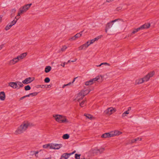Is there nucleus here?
<instances>
[{
  "instance_id": "a19ab883",
  "label": "nucleus",
  "mask_w": 159,
  "mask_h": 159,
  "mask_svg": "<svg viewBox=\"0 0 159 159\" xmlns=\"http://www.w3.org/2000/svg\"><path fill=\"white\" fill-rule=\"evenodd\" d=\"M3 16L2 15L0 16V23L2 22Z\"/></svg>"
},
{
  "instance_id": "c85d7f7f",
  "label": "nucleus",
  "mask_w": 159,
  "mask_h": 159,
  "mask_svg": "<svg viewBox=\"0 0 159 159\" xmlns=\"http://www.w3.org/2000/svg\"><path fill=\"white\" fill-rule=\"evenodd\" d=\"M122 11V7L120 6L118 7L115 9V11L117 12H121Z\"/></svg>"
},
{
  "instance_id": "37998d69",
  "label": "nucleus",
  "mask_w": 159,
  "mask_h": 159,
  "mask_svg": "<svg viewBox=\"0 0 159 159\" xmlns=\"http://www.w3.org/2000/svg\"><path fill=\"white\" fill-rule=\"evenodd\" d=\"M131 142L132 143H136V142L134 139H133L131 140Z\"/></svg>"
},
{
  "instance_id": "a18cd8bd",
  "label": "nucleus",
  "mask_w": 159,
  "mask_h": 159,
  "mask_svg": "<svg viewBox=\"0 0 159 159\" xmlns=\"http://www.w3.org/2000/svg\"><path fill=\"white\" fill-rule=\"evenodd\" d=\"M40 87L42 88L46 87V85H40Z\"/></svg>"
},
{
  "instance_id": "393cba45",
  "label": "nucleus",
  "mask_w": 159,
  "mask_h": 159,
  "mask_svg": "<svg viewBox=\"0 0 159 159\" xmlns=\"http://www.w3.org/2000/svg\"><path fill=\"white\" fill-rule=\"evenodd\" d=\"M105 150V148H101L99 149H97L94 150L95 152L97 153H101Z\"/></svg>"
},
{
  "instance_id": "79ce46f5",
  "label": "nucleus",
  "mask_w": 159,
  "mask_h": 159,
  "mask_svg": "<svg viewBox=\"0 0 159 159\" xmlns=\"http://www.w3.org/2000/svg\"><path fill=\"white\" fill-rule=\"evenodd\" d=\"M70 84H71V83H70L69 84H64V85H63V86L62 88H64L65 86H67L68 85H69Z\"/></svg>"
},
{
  "instance_id": "dca6fc26",
  "label": "nucleus",
  "mask_w": 159,
  "mask_h": 159,
  "mask_svg": "<svg viewBox=\"0 0 159 159\" xmlns=\"http://www.w3.org/2000/svg\"><path fill=\"white\" fill-rule=\"evenodd\" d=\"M102 36V35L98 36L93 39L88 40L87 42L89 45H90L91 44L93 43L95 41H98L99 39L101 38Z\"/></svg>"
},
{
  "instance_id": "4468645a",
  "label": "nucleus",
  "mask_w": 159,
  "mask_h": 159,
  "mask_svg": "<svg viewBox=\"0 0 159 159\" xmlns=\"http://www.w3.org/2000/svg\"><path fill=\"white\" fill-rule=\"evenodd\" d=\"M62 145L61 144L51 143V149H59L62 147Z\"/></svg>"
},
{
  "instance_id": "9d476101",
  "label": "nucleus",
  "mask_w": 159,
  "mask_h": 159,
  "mask_svg": "<svg viewBox=\"0 0 159 159\" xmlns=\"http://www.w3.org/2000/svg\"><path fill=\"white\" fill-rule=\"evenodd\" d=\"M100 78L102 79L103 76L101 75H98L96 77L86 82L85 85H91L96 81H98Z\"/></svg>"
},
{
  "instance_id": "f03ea898",
  "label": "nucleus",
  "mask_w": 159,
  "mask_h": 159,
  "mask_svg": "<svg viewBox=\"0 0 159 159\" xmlns=\"http://www.w3.org/2000/svg\"><path fill=\"white\" fill-rule=\"evenodd\" d=\"M120 20V19H118L107 23L106 25L105 32L107 33L109 28H111V30L112 31H116L119 29Z\"/></svg>"
},
{
  "instance_id": "f8f14e48",
  "label": "nucleus",
  "mask_w": 159,
  "mask_h": 159,
  "mask_svg": "<svg viewBox=\"0 0 159 159\" xmlns=\"http://www.w3.org/2000/svg\"><path fill=\"white\" fill-rule=\"evenodd\" d=\"M111 137L118 136L122 134V132L117 130L110 131Z\"/></svg>"
},
{
  "instance_id": "3c124183",
  "label": "nucleus",
  "mask_w": 159,
  "mask_h": 159,
  "mask_svg": "<svg viewBox=\"0 0 159 159\" xmlns=\"http://www.w3.org/2000/svg\"><path fill=\"white\" fill-rule=\"evenodd\" d=\"M25 96V98L27 97H29L30 96V93L28 95H26Z\"/></svg>"
},
{
  "instance_id": "603ef678",
  "label": "nucleus",
  "mask_w": 159,
  "mask_h": 159,
  "mask_svg": "<svg viewBox=\"0 0 159 159\" xmlns=\"http://www.w3.org/2000/svg\"><path fill=\"white\" fill-rule=\"evenodd\" d=\"M81 159H91L90 158H89L84 157L83 158H81Z\"/></svg>"
},
{
  "instance_id": "7ed1b4c3",
  "label": "nucleus",
  "mask_w": 159,
  "mask_h": 159,
  "mask_svg": "<svg viewBox=\"0 0 159 159\" xmlns=\"http://www.w3.org/2000/svg\"><path fill=\"white\" fill-rule=\"evenodd\" d=\"M27 55V53L25 52L21 54L16 57L13 58L12 59L9 61L8 65L10 66H11L15 64L18 62L19 61L24 58L26 57Z\"/></svg>"
},
{
  "instance_id": "58836bf2",
  "label": "nucleus",
  "mask_w": 159,
  "mask_h": 159,
  "mask_svg": "<svg viewBox=\"0 0 159 159\" xmlns=\"http://www.w3.org/2000/svg\"><path fill=\"white\" fill-rule=\"evenodd\" d=\"M136 141V142L137 141L139 140L141 141L142 140V138H137L136 139H134Z\"/></svg>"
},
{
  "instance_id": "864d4df0",
  "label": "nucleus",
  "mask_w": 159,
  "mask_h": 159,
  "mask_svg": "<svg viewBox=\"0 0 159 159\" xmlns=\"http://www.w3.org/2000/svg\"><path fill=\"white\" fill-rule=\"evenodd\" d=\"M75 78L73 80V81L72 82V83H73L75 81V79L76 78Z\"/></svg>"
},
{
  "instance_id": "2eb2a0df",
  "label": "nucleus",
  "mask_w": 159,
  "mask_h": 159,
  "mask_svg": "<svg viewBox=\"0 0 159 159\" xmlns=\"http://www.w3.org/2000/svg\"><path fill=\"white\" fill-rule=\"evenodd\" d=\"M89 46L87 42L85 43L80 45L78 47L79 50L80 51L85 50Z\"/></svg>"
},
{
  "instance_id": "5701e85b",
  "label": "nucleus",
  "mask_w": 159,
  "mask_h": 159,
  "mask_svg": "<svg viewBox=\"0 0 159 159\" xmlns=\"http://www.w3.org/2000/svg\"><path fill=\"white\" fill-rule=\"evenodd\" d=\"M71 154V153H63L61 156L60 159H67Z\"/></svg>"
},
{
  "instance_id": "0eeeda50",
  "label": "nucleus",
  "mask_w": 159,
  "mask_h": 159,
  "mask_svg": "<svg viewBox=\"0 0 159 159\" xmlns=\"http://www.w3.org/2000/svg\"><path fill=\"white\" fill-rule=\"evenodd\" d=\"M8 86L14 89H19L24 86L23 84L19 81L10 82L8 83Z\"/></svg>"
},
{
  "instance_id": "cd10ccee",
  "label": "nucleus",
  "mask_w": 159,
  "mask_h": 159,
  "mask_svg": "<svg viewBox=\"0 0 159 159\" xmlns=\"http://www.w3.org/2000/svg\"><path fill=\"white\" fill-rule=\"evenodd\" d=\"M51 69V67L50 66H47L45 69V72L46 73H48L49 72Z\"/></svg>"
},
{
  "instance_id": "4c0bfd02",
  "label": "nucleus",
  "mask_w": 159,
  "mask_h": 159,
  "mask_svg": "<svg viewBox=\"0 0 159 159\" xmlns=\"http://www.w3.org/2000/svg\"><path fill=\"white\" fill-rule=\"evenodd\" d=\"M38 93L37 92H34L32 93H30V96H36L38 94Z\"/></svg>"
},
{
  "instance_id": "39448f33",
  "label": "nucleus",
  "mask_w": 159,
  "mask_h": 159,
  "mask_svg": "<svg viewBox=\"0 0 159 159\" xmlns=\"http://www.w3.org/2000/svg\"><path fill=\"white\" fill-rule=\"evenodd\" d=\"M90 90L89 89H85L81 90L80 92L78 93L75 99L77 102L81 101L84 99V97L88 94L90 92Z\"/></svg>"
},
{
  "instance_id": "a211bd4d",
  "label": "nucleus",
  "mask_w": 159,
  "mask_h": 159,
  "mask_svg": "<svg viewBox=\"0 0 159 159\" xmlns=\"http://www.w3.org/2000/svg\"><path fill=\"white\" fill-rule=\"evenodd\" d=\"M111 137V136L110 132L105 133L102 134L101 136V138L103 139L109 138Z\"/></svg>"
},
{
  "instance_id": "b1692460",
  "label": "nucleus",
  "mask_w": 159,
  "mask_h": 159,
  "mask_svg": "<svg viewBox=\"0 0 159 159\" xmlns=\"http://www.w3.org/2000/svg\"><path fill=\"white\" fill-rule=\"evenodd\" d=\"M142 78H139L137 79L135 81V84L139 85L144 83Z\"/></svg>"
},
{
  "instance_id": "de8ad7c7",
  "label": "nucleus",
  "mask_w": 159,
  "mask_h": 159,
  "mask_svg": "<svg viewBox=\"0 0 159 159\" xmlns=\"http://www.w3.org/2000/svg\"><path fill=\"white\" fill-rule=\"evenodd\" d=\"M65 65V62H64L63 63L61 64V66H62L63 67H64Z\"/></svg>"
},
{
  "instance_id": "f704fd0d",
  "label": "nucleus",
  "mask_w": 159,
  "mask_h": 159,
  "mask_svg": "<svg viewBox=\"0 0 159 159\" xmlns=\"http://www.w3.org/2000/svg\"><path fill=\"white\" fill-rule=\"evenodd\" d=\"M31 89V87L29 85H27L25 87V89L26 91L30 90Z\"/></svg>"
},
{
  "instance_id": "8fccbe9b",
  "label": "nucleus",
  "mask_w": 159,
  "mask_h": 159,
  "mask_svg": "<svg viewBox=\"0 0 159 159\" xmlns=\"http://www.w3.org/2000/svg\"><path fill=\"white\" fill-rule=\"evenodd\" d=\"M25 98V96H24L22 97H21L20 98V100H21L22 99H23Z\"/></svg>"
},
{
  "instance_id": "e433bc0d",
  "label": "nucleus",
  "mask_w": 159,
  "mask_h": 159,
  "mask_svg": "<svg viewBox=\"0 0 159 159\" xmlns=\"http://www.w3.org/2000/svg\"><path fill=\"white\" fill-rule=\"evenodd\" d=\"M50 79L48 77L46 78L44 80V82L46 83H48L50 82Z\"/></svg>"
},
{
  "instance_id": "49530a36",
  "label": "nucleus",
  "mask_w": 159,
  "mask_h": 159,
  "mask_svg": "<svg viewBox=\"0 0 159 159\" xmlns=\"http://www.w3.org/2000/svg\"><path fill=\"white\" fill-rule=\"evenodd\" d=\"M131 110V107H129L128 109V110L126 111L128 112L129 113V111H130Z\"/></svg>"
},
{
  "instance_id": "423d86ee",
  "label": "nucleus",
  "mask_w": 159,
  "mask_h": 159,
  "mask_svg": "<svg viewBox=\"0 0 159 159\" xmlns=\"http://www.w3.org/2000/svg\"><path fill=\"white\" fill-rule=\"evenodd\" d=\"M32 4L31 3L25 5L21 7L19 9L17 16L16 17L17 18L19 17L21 15L26 12L30 8Z\"/></svg>"
},
{
  "instance_id": "2f4dec72",
  "label": "nucleus",
  "mask_w": 159,
  "mask_h": 159,
  "mask_svg": "<svg viewBox=\"0 0 159 159\" xmlns=\"http://www.w3.org/2000/svg\"><path fill=\"white\" fill-rule=\"evenodd\" d=\"M69 137L70 136L68 134H64L63 135L62 137V138L65 139H68L69 138Z\"/></svg>"
},
{
  "instance_id": "aec40b11",
  "label": "nucleus",
  "mask_w": 159,
  "mask_h": 159,
  "mask_svg": "<svg viewBox=\"0 0 159 159\" xmlns=\"http://www.w3.org/2000/svg\"><path fill=\"white\" fill-rule=\"evenodd\" d=\"M79 105L81 107H84L86 105L87 100L86 98H84L81 101L78 102Z\"/></svg>"
},
{
  "instance_id": "f3484780",
  "label": "nucleus",
  "mask_w": 159,
  "mask_h": 159,
  "mask_svg": "<svg viewBox=\"0 0 159 159\" xmlns=\"http://www.w3.org/2000/svg\"><path fill=\"white\" fill-rule=\"evenodd\" d=\"M150 23H147L141 25L140 26V27L141 30L145 29H148L150 27Z\"/></svg>"
},
{
  "instance_id": "c9c22d12",
  "label": "nucleus",
  "mask_w": 159,
  "mask_h": 159,
  "mask_svg": "<svg viewBox=\"0 0 159 159\" xmlns=\"http://www.w3.org/2000/svg\"><path fill=\"white\" fill-rule=\"evenodd\" d=\"M80 156H81L80 154H75V158L76 159H80Z\"/></svg>"
},
{
  "instance_id": "5fc2aeb1",
  "label": "nucleus",
  "mask_w": 159,
  "mask_h": 159,
  "mask_svg": "<svg viewBox=\"0 0 159 159\" xmlns=\"http://www.w3.org/2000/svg\"><path fill=\"white\" fill-rule=\"evenodd\" d=\"M38 153V151L36 152L35 153V156H36L37 154Z\"/></svg>"
},
{
  "instance_id": "412c9836",
  "label": "nucleus",
  "mask_w": 159,
  "mask_h": 159,
  "mask_svg": "<svg viewBox=\"0 0 159 159\" xmlns=\"http://www.w3.org/2000/svg\"><path fill=\"white\" fill-rule=\"evenodd\" d=\"M84 116H85L86 118L91 120H94L96 119L95 117L93 116L92 115L89 114H85L84 115Z\"/></svg>"
},
{
  "instance_id": "c756f323",
  "label": "nucleus",
  "mask_w": 159,
  "mask_h": 159,
  "mask_svg": "<svg viewBox=\"0 0 159 159\" xmlns=\"http://www.w3.org/2000/svg\"><path fill=\"white\" fill-rule=\"evenodd\" d=\"M51 143H48L43 145V148H49L51 149Z\"/></svg>"
},
{
  "instance_id": "bb28decb",
  "label": "nucleus",
  "mask_w": 159,
  "mask_h": 159,
  "mask_svg": "<svg viewBox=\"0 0 159 159\" xmlns=\"http://www.w3.org/2000/svg\"><path fill=\"white\" fill-rule=\"evenodd\" d=\"M129 114V113L127 111H125L123 112L121 115V117L122 118H124L128 116V115Z\"/></svg>"
},
{
  "instance_id": "1a4fd4ad",
  "label": "nucleus",
  "mask_w": 159,
  "mask_h": 159,
  "mask_svg": "<svg viewBox=\"0 0 159 159\" xmlns=\"http://www.w3.org/2000/svg\"><path fill=\"white\" fill-rule=\"evenodd\" d=\"M155 73V71H152L150 72L147 75L142 77L143 82H146L149 81L150 79L154 75Z\"/></svg>"
},
{
  "instance_id": "6ab92c4d",
  "label": "nucleus",
  "mask_w": 159,
  "mask_h": 159,
  "mask_svg": "<svg viewBox=\"0 0 159 159\" xmlns=\"http://www.w3.org/2000/svg\"><path fill=\"white\" fill-rule=\"evenodd\" d=\"M140 30H141L140 27L134 29L131 33L128 35V37H132L133 34H135Z\"/></svg>"
},
{
  "instance_id": "7c9ffc66",
  "label": "nucleus",
  "mask_w": 159,
  "mask_h": 159,
  "mask_svg": "<svg viewBox=\"0 0 159 159\" xmlns=\"http://www.w3.org/2000/svg\"><path fill=\"white\" fill-rule=\"evenodd\" d=\"M102 65H104L105 66H110V64L108 63H107V62H103V63H101V64H100V65H98L97 66L100 67Z\"/></svg>"
},
{
  "instance_id": "4be33fe9",
  "label": "nucleus",
  "mask_w": 159,
  "mask_h": 159,
  "mask_svg": "<svg viewBox=\"0 0 159 159\" xmlns=\"http://www.w3.org/2000/svg\"><path fill=\"white\" fill-rule=\"evenodd\" d=\"M6 98V94L3 91L0 92V100L2 101H4Z\"/></svg>"
},
{
  "instance_id": "6e6d98bb",
  "label": "nucleus",
  "mask_w": 159,
  "mask_h": 159,
  "mask_svg": "<svg viewBox=\"0 0 159 159\" xmlns=\"http://www.w3.org/2000/svg\"><path fill=\"white\" fill-rule=\"evenodd\" d=\"M76 61V60H75V61H71L72 62H75V61Z\"/></svg>"
},
{
  "instance_id": "20e7f679",
  "label": "nucleus",
  "mask_w": 159,
  "mask_h": 159,
  "mask_svg": "<svg viewBox=\"0 0 159 159\" xmlns=\"http://www.w3.org/2000/svg\"><path fill=\"white\" fill-rule=\"evenodd\" d=\"M52 117L56 121L60 123H67L69 122L66 117L64 116L58 114H53L52 115Z\"/></svg>"
},
{
  "instance_id": "4d7b16f0",
  "label": "nucleus",
  "mask_w": 159,
  "mask_h": 159,
  "mask_svg": "<svg viewBox=\"0 0 159 159\" xmlns=\"http://www.w3.org/2000/svg\"><path fill=\"white\" fill-rule=\"evenodd\" d=\"M70 60H69V61H68V62L67 63V64L68 63H69V62H70Z\"/></svg>"
},
{
  "instance_id": "473e14b6",
  "label": "nucleus",
  "mask_w": 159,
  "mask_h": 159,
  "mask_svg": "<svg viewBox=\"0 0 159 159\" xmlns=\"http://www.w3.org/2000/svg\"><path fill=\"white\" fill-rule=\"evenodd\" d=\"M82 35V32L78 33L76 34L75 36L76 39L80 38Z\"/></svg>"
},
{
  "instance_id": "ddd939ff",
  "label": "nucleus",
  "mask_w": 159,
  "mask_h": 159,
  "mask_svg": "<svg viewBox=\"0 0 159 159\" xmlns=\"http://www.w3.org/2000/svg\"><path fill=\"white\" fill-rule=\"evenodd\" d=\"M34 80V78L33 77H29L25 79L24 80L22 81V83L27 84L31 83Z\"/></svg>"
},
{
  "instance_id": "9b49d317",
  "label": "nucleus",
  "mask_w": 159,
  "mask_h": 159,
  "mask_svg": "<svg viewBox=\"0 0 159 159\" xmlns=\"http://www.w3.org/2000/svg\"><path fill=\"white\" fill-rule=\"evenodd\" d=\"M20 18L19 17L17 18V17H15V19L10 23H8L7 25L5 27V30L6 31H7L9 30L11 27L15 25L18 19Z\"/></svg>"
},
{
  "instance_id": "a878e982",
  "label": "nucleus",
  "mask_w": 159,
  "mask_h": 159,
  "mask_svg": "<svg viewBox=\"0 0 159 159\" xmlns=\"http://www.w3.org/2000/svg\"><path fill=\"white\" fill-rule=\"evenodd\" d=\"M68 47L66 45H63L62 46L61 48L60 49V51L63 52L65 51L67 48Z\"/></svg>"
},
{
  "instance_id": "6e6552de",
  "label": "nucleus",
  "mask_w": 159,
  "mask_h": 159,
  "mask_svg": "<svg viewBox=\"0 0 159 159\" xmlns=\"http://www.w3.org/2000/svg\"><path fill=\"white\" fill-rule=\"evenodd\" d=\"M116 108L111 107L107 108L104 111V114L108 116H110L116 111Z\"/></svg>"
},
{
  "instance_id": "c03bdc74",
  "label": "nucleus",
  "mask_w": 159,
  "mask_h": 159,
  "mask_svg": "<svg viewBox=\"0 0 159 159\" xmlns=\"http://www.w3.org/2000/svg\"><path fill=\"white\" fill-rule=\"evenodd\" d=\"M16 9L15 8L14 9H12V10H11V12L13 13H15V12H16Z\"/></svg>"
},
{
  "instance_id": "72a5a7b5",
  "label": "nucleus",
  "mask_w": 159,
  "mask_h": 159,
  "mask_svg": "<svg viewBox=\"0 0 159 159\" xmlns=\"http://www.w3.org/2000/svg\"><path fill=\"white\" fill-rule=\"evenodd\" d=\"M77 39L76 38L75 35L73 37H71L69 39V40L70 41L75 40Z\"/></svg>"
},
{
  "instance_id": "13d9d810",
  "label": "nucleus",
  "mask_w": 159,
  "mask_h": 159,
  "mask_svg": "<svg viewBox=\"0 0 159 159\" xmlns=\"http://www.w3.org/2000/svg\"><path fill=\"white\" fill-rule=\"evenodd\" d=\"M48 86H50V87H51V85H49Z\"/></svg>"
},
{
  "instance_id": "f257e3e1",
  "label": "nucleus",
  "mask_w": 159,
  "mask_h": 159,
  "mask_svg": "<svg viewBox=\"0 0 159 159\" xmlns=\"http://www.w3.org/2000/svg\"><path fill=\"white\" fill-rule=\"evenodd\" d=\"M35 126V125L28 121H25L19 126L15 131L14 134L18 135L23 133L29 127Z\"/></svg>"
},
{
  "instance_id": "09e8293b",
  "label": "nucleus",
  "mask_w": 159,
  "mask_h": 159,
  "mask_svg": "<svg viewBox=\"0 0 159 159\" xmlns=\"http://www.w3.org/2000/svg\"><path fill=\"white\" fill-rule=\"evenodd\" d=\"M3 44H2L1 45H0V50L2 49V48H3Z\"/></svg>"
},
{
  "instance_id": "ea45409f",
  "label": "nucleus",
  "mask_w": 159,
  "mask_h": 159,
  "mask_svg": "<svg viewBox=\"0 0 159 159\" xmlns=\"http://www.w3.org/2000/svg\"><path fill=\"white\" fill-rule=\"evenodd\" d=\"M114 0H106V2H108V3H109V2H113Z\"/></svg>"
}]
</instances>
